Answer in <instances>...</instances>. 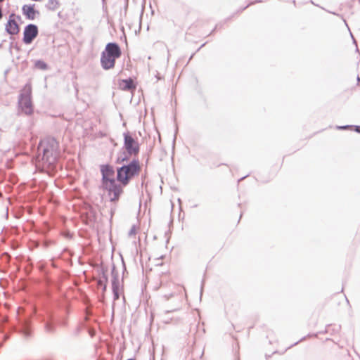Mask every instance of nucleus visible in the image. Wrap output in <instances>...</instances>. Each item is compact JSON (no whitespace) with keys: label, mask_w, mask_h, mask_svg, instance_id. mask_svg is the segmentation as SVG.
Here are the masks:
<instances>
[{"label":"nucleus","mask_w":360,"mask_h":360,"mask_svg":"<svg viewBox=\"0 0 360 360\" xmlns=\"http://www.w3.org/2000/svg\"><path fill=\"white\" fill-rule=\"evenodd\" d=\"M173 295V294H169V295H164V297L165 298L166 300H169L172 296Z\"/></svg>","instance_id":"a878e982"},{"label":"nucleus","mask_w":360,"mask_h":360,"mask_svg":"<svg viewBox=\"0 0 360 360\" xmlns=\"http://www.w3.org/2000/svg\"><path fill=\"white\" fill-rule=\"evenodd\" d=\"M20 308L18 309V325L10 324L8 320L6 318L2 319L0 323V331L4 333L6 327L10 331H18L21 333L25 338H30L32 336L31 320L30 317L24 316L20 314Z\"/></svg>","instance_id":"7ed1b4c3"},{"label":"nucleus","mask_w":360,"mask_h":360,"mask_svg":"<svg viewBox=\"0 0 360 360\" xmlns=\"http://www.w3.org/2000/svg\"><path fill=\"white\" fill-rule=\"evenodd\" d=\"M339 330H340V326H338V327H337V328H335V330H336V331H338Z\"/></svg>","instance_id":"f704fd0d"},{"label":"nucleus","mask_w":360,"mask_h":360,"mask_svg":"<svg viewBox=\"0 0 360 360\" xmlns=\"http://www.w3.org/2000/svg\"><path fill=\"white\" fill-rule=\"evenodd\" d=\"M101 172L102 174L101 183L104 184L115 179L113 176L115 170L112 166L110 165H103L101 166Z\"/></svg>","instance_id":"1a4fd4ad"},{"label":"nucleus","mask_w":360,"mask_h":360,"mask_svg":"<svg viewBox=\"0 0 360 360\" xmlns=\"http://www.w3.org/2000/svg\"><path fill=\"white\" fill-rule=\"evenodd\" d=\"M122 55L121 49L116 42H109L106 44L104 51L101 53V63L104 70L114 68L115 60Z\"/></svg>","instance_id":"20e7f679"},{"label":"nucleus","mask_w":360,"mask_h":360,"mask_svg":"<svg viewBox=\"0 0 360 360\" xmlns=\"http://www.w3.org/2000/svg\"><path fill=\"white\" fill-rule=\"evenodd\" d=\"M115 210H116V206H115V205H112L110 207V217H111V218L112 217L113 214H115Z\"/></svg>","instance_id":"4be33fe9"},{"label":"nucleus","mask_w":360,"mask_h":360,"mask_svg":"<svg viewBox=\"0 0 360 360\" xmlns=\"http://www.w3.org/2000/svg\"><path fill=\"white\" fill-rule=\"evenodd\" d=\"M359 2H360V0H359Z\"/></svg>","instance_id":"79ce46f5"},{"label":"nucleus","mask_w":360,"mask_h":360,"mask_svg":"<svg viewBox=\"0 0 360 360\" xmlns=\"http://www.w3.org/2000/svg\"><path fill=\"white\" fill-rule=\"evenodd\" d=\"M16 18L18 19V20H21V17L20 15H17Z\"/></svg>","instance_id":"2f4dec72"},{"label":"nucleus","mask_w":360,"mask_h":360,"mask_svg":"<svg viewBox=\"0 0 360 360\" xmlns=\"http://www.w3.org/2000/svg\"><path fill=\"white\" fill-rule=\"evenodd\" d=\"M127 185H123L122 183L117 181V178L108 183L102 184L103 189L107 191L110 197V202L115 204L117 202L124 193V188Z\"/></svg>","instance_id":"39448f33"},{"label":"nucleus","mask_w":360,"mask_h":360,"mask_svg":"<svg viewBox=\"0 0 360 360\" xmlns=\"http://www.w3.org/2000/svg\"><path fill=\"white\" fill-rule=\"evenodd\" d=\"M44 328L46 332L53 333L56 329L55 322L52 317L45 321Z\"/></svg>","instance_id":"4468645a"},{"label":"nucleus","mask_w":360,"mask_h":360,"mask_svg":"<svg viewBox=\"0 0 360 360\" xmlns=\"http://www.w3.org/2000/svg\"><path fill=\"white\" fill-rule=\"evenodd\" d=\"M141 171V166L139 158H134L129 163L117 167V181L123 185H129L134 177L139 175Z\"/></svg>","instance_id":"f03ea898"},{"label":"nucleus","mask_w":360,"mask_h":360,"mask_svg":"<svg viewBox=\"0 0 360 360\" xmlns=\"http://www.w3.org/2000/svg\"><path fill=\"white\" fill-rule=\"evenodd\" d=\"M18 104L22 111L27 115H30L33 113L30 88L19 95Z\"/></svg>","instance_id":"0eeeda50"},{"label":"nucleus","mask_w":360,"mask_h":360,"mask_svg":"<svg viewBox=\"0 0 360 360\" xmlns=\"http://www.w3.org/2000/svg\"><path fill=\"white\" fill-rule=\"evenodd\" d=\"M101 276L99 280L98 281V285H101V284H108V277L107 275L108 269L106 268L102 267L101 270Z\"/></svg>","instance_id":"ddd939ff"},{"label":"nucleus","mask_w":360,"mask_h":360,"mask_svg":"<svg viewBox=\"0 0 360 360\" xmlns=\"http://www.w3.org/2000/svg\"><path fill=\"white\" fill-rule=\"evenodd\" d=\"M8 338H9V335H7V334L4 335V339H5V340H7V339H8Z\"/></svg>","instance_id":"c756f323"},{"label":"nucleus","mask_w":360,"mask_h":360,"mask_svg":"<svg viewBox=\"0 0 360 360\" xmlns=\"http://www.w3.org/2000/svg\"><path fill=\"white\" fill-rule=\"evenodd\" d=\"M203 286H204V280H202V284H201V288H200V295H202V293Z\"/></svg>","instance_id":"bb28decb"},{"label":"nucleus","mask_w":360,"mask_h":360,"mask_svg":"<svg viewBox=\"0 0 360 360\" xmlns=\"http://www.w3.org/2000/svg\"><path fill=\"white\" fill-rule=\"evenodd\" d=\"M245 177H246V176L241 177V178L239 179V181H242V180H243Z\"/></svg>","instance_id":"473e14b6"},{"label":"nucleus","mask_w":360,"mask_h":360,"mask_svg":"<svg viewBox=\"0 0 360 360\" xmlns=\"http://www.w3.org/2000/svg\"><path fill=\"white\" fill-rule=\"evenodd\" d=\"M136 155H129L127 153V150H124L122 152L118 153L117 158L115 160V163L118 165H123L129 163L131 160V158H136Z\"/></svg>","instance_id":"f8f14e48"},{"label":"nucleus","mask_w":360,"mask_h":360,"mask_svg":"<svg viewBox=\"0 0 360 360\" xmlns=\"http://www.w3.org/2000/svg\"><path fill=\"white\" fill-rule=\"evenodd\" d=\"M122 82L124 84L122 89L125 91L134 90L136 88L134 81L131 78L124 79Z\"/></svg>","instance_id":"2eb2a0df"},{"label":"nucleus","mask_w":360,"mask_h":360,"mask_svg":"<svg viewBox=\"0 0 360 360\" xmlns=\"http://www.w3.org/2000/svg\"><path fill=\"white\" fill-rule=\"evenodd\" d=\"M165 236L167 237V243H168L169 239V232H165Z\"/></svg>","instance_id":"cd10ccee"},{"label":"nucleus","mask_w":360,"mask_h":360,"mask_svg":"<svg viewBox=\"0 0 360 360\" xmlns=\"http://www.w3.org/2000/svg\"><path fill=\"white\" fill-rule=\"evenodd\" d=\"M123 148L127 150L129 155H138L140 152V145L137 139H135L129 131L124 132Z\"/></svg>","instance_id":"423d86ee"},{"label":"nucleus","mask_w":360,"mask_h":360,"mask_svg":"<svg viewBox=\"0 0 360 360\" xmlns=\"http://www.w3.org/2000/svg\"><path fill=\"white\" fill-rule=\"evenodd\" d=\"M2 47V44H0V49Z\"/></svg>","instance_id":"58836bf2"},{"label":"nucleus","mask_w":360,"mask_h":360,"mask_svg":"<svg viewBox=\"0 0 360 360\" xmlns=\"http://www.w3.org/2000/svg\"><path fill=\"white\" fill-rule=\"evenodd\" d=\"M112 285H120L119 275L116 270L115 265L113 264L111 269Z\"/></svg>","instance_id":"dca6fc26"},{"label":"nucleus","mask_w":360,"mask_h":360,"mask_svg":"<svg viewBox=\"0 0 360 360\" xmlns=\"http://www.w3.org/2000/svg\"><path fill=\"white\" fill-rule=\"evenodd\" d=\"M15 14L11 13L9 15V19L6 24L5 30L10 35L18 34L20 32V26L17 21L15 20Z\"/></svg>","instance_id":"9d476101"},{"label":"nucleus","mask_w":360,"mask_h":360,"mask_svg":"<svg viewBox=\"0 0 360 360\" xmlns=\"http://www.w3.org/2000/svg\"><path fill=\"white\" fill-rule=\"evenodd\" d=\"M39 29L35 24H28L24 28L22 41L25 44H30L38 36Z\"/></svg>","instance_id":"6e6552de"},{"label":"nucleus","mask_w":360,"mask_h":360,"mask_svg":"<svg viewBox=\"0 0 360 360\" xmlns=\"http://www.w3.org/2000/svg\"><path fill=\"white\" fill-rule=\"evenodd\" d=\"M352 39H353V41H354V43H356V41H355V39H354V37H352Z\"/></svg>","instance_id":"e433bc0d"},{"label":"nucleus","mask_w":360,"mask_h":360,"mask_svg":"<svg viewBox=\"0 0 360 360\" xmlns=\"http://www.w3.org/2000/svg\"><path fill=\"white\" fill-rule=\"evenodd\" d=\"M102 1L104 3L105 1V0H102Z\"/></svg>","instance_id":"a19ab883"},{"label":"nucleus","mask_w":360,"mask_h":360,"mask_svg":"<svg viewBox=\"0 0 360 360\" xmlns=\"http://www.w3.org/2000/svg\"><path fill=\"white\" fill-rule=\"evenodd\" d=\"M4 0H0V3L3 2Z\"/></svg>","instance_id":"ea45409f"},{"label":"nucleus","mask_w":360,"mask_h":360,"mask_svg":"<svg viewBox=\"0 0 360 360\" xmlns=\"http://www.w3.org/2000/svg\"><path fill=\"white\" fill-rule=\"evenodd\" d=\"M304 339H305V338L304 337L303 338H302V339L300 340V341H302V340H304ZM298 342H299V341H298V342H295L293 345H297V343H298Z\"/></svg>","instance_id":"7c9ffc66"},{"label":"nucleus","mask_w":360,"mask_h":360,"mask_svg":"<svg viewBox=\"0 0 360 360\" xmlns=\"http://www.w3.org/2000/svg\"><path fill=\"white\" fill-rule=\"evenodd\" d=\"M194 54H192L189 58V60H191L192 59V58L193 57Z\"/></svg>","instance_id":"72a5a7b5"},{"label":"nucleus","mask_w":360,"mask_h":360,"mask_svg":"<svg viewBox=\"0 0 360 360\" xmlns=\"http://www.w3.org/2000/svg\"><path fill=\"white\" fill-rule=\"evenodd\" d=\"M353 128L354 129V131L359 134H360V126L359 125H353Z\"/></svg>","instance_id":"5701e85b"},{"label":"nucleus","mask_w":360,"mask_h":360,"mask_svg":"<svg viewBox=\"0 0 360 360\" xmlns=\"http://www.w3.org/2000/svg\"><path fill=\"white\" fill-rule=\"evenodd\" d=\"M58 142L53 137H46L38 146L39 158L49 168H53L58 157Z\"/></svg>","instance_id":"f257e3e1"},{"label":"nucleus","mask_w":360,"mask_h":360,"mask_svg":"<svg viewBox=\"0 0 360 360\" xmlns=\"http://www.w3.org/2000/svg\"><path fill=\"white\" fill-rule=\"evenodd\" d=\"M238 360H239V359H238Z\"/></svg>","instance_id":"37998d69"},{"label":"nucleus","mask_w":360,"mask_h":360,"mask_svg":"<svg viewBox=\"0 0 360 360\" xmlns=\"http://www.w3.org/2000/svg\"><path fill=\"white\" fill-rule=\"evenodd\" d=\"M59 6V1L58 0H49L46 4L47 9L50 11H56Z\"/></svg>","instance_id":"f3484780"},{"label":"nucleus","mask_w":360,"mask_h":360,"mask_svg":"<svg viewBox=\"0 0 360 360\" xmlns=\"http://www.w3.org/2000/svg\"><path fill=\"white\" fill-rule=\"evenodd\" d=\"M122 264H123V268H124V271H126V266H125V264L124 262V261L122 260ZM123 274H124V272H123Z\"/></svg>","instance_id":"c85d7f7f"},{"label":"nucleus","mask_w":360,"mask_h":360,"mask_svg":"<svg viewBox=\"0 0 360 360\" xmlns=\"http://www.w3.org/2000/svg\"><path fill=\"white\" fill-rule=\"evenodd\" d=\"M34 68L41 70H46L48 69V65L42 60H37L34 62Z\"/></svg>","instance_id":"a211bd4d"},{"label":"nucleus","mask_w":360,"mask_h":360,"mask_svg":"<svg viewBox=\"0 0 360 360\" xmlns=\"http://www.w3.org/2000/svg\"><path fill=\"white\" fill-rule=\"evenodd\" d=\"M22 14L25 16L26 19L33 20L35 19L37 15H39V11L34 9V4H25L22 7Z\"/></svg>","instance_id":"9b49d317"},{"label":"nucleus","mask_w":360,"mask_h":360,"mask_svg":"<svg viewBox=\"0 0 360 360\" xmlns=\"http://www.w3.org/2000/svg\"><path fill=\"white\" fill-rule=\"evenodd\" d=\"M112 290L113 294V300L116 301L120 299V285H112Z\"/></svg>","instance_id":"6ab92c4d"},{"label":"nucleus","mask_w":360,"mask_h":360,"mask_svg":"<svg viewBox=\"0 0 360 360\" xmlns=\"http://www.w3.org/2000/svg\"><path fill=\"white\" fill-rule=\"evenodd\" d=\"M257 2H262V1H261V0H256V1H254V2H252V3L249 4H248L246 6H245V7L243 8V10H245V8H247L249 6H250V5H252V4H255V3H257Z\"/></svg>","instance_id":"b1692460"},{"label":"nucleus","mask_w":360,"mask_h":360,"mask_svg":"<svg viewBox=\"0 0 360 360\" xmlns=\"http://www.w3.org/2000/svg\"><path fill=\"white\" fill-rule=\"evenodd\" d=\"M135 234H136V227H135V226H133L131 228V229L129 230L128 235H129V236L131 237Z\"/></svg>","instance_id":"412c9836"},{"label":"nucleus","mask_w":360,"mask_h":360,"mask_svg":"<svg viewBox=\"0 0 360 360\" xmlns=\"http://www.w3.org/2000/svg\"><path fill=\"white\" fill-rule=\"evenodd\" d=\"M174 310H172V311H173ZM171 312V311H166V313H169Z\"/></svg>","instance_id":"c9c22d12"},{"label":"nucleus","mask_w":360,"mask_h":360,"mask_svg":"<svg viewBox=\"0 0 360 360\" xmlns=\"http://www.w3.org/2000/svg\"><path fill=\"white\" fill-rule=\"evenodd\" d=\"M127 360H136L135 359H129Z\"/></svg>","instance_id":"4c0bfd02"},{"label":"nucleus","mask_w":360,"mask_h":360,"mask_svg":"<svg viewBox=\"0 0 360 360\" xmlns=\"http://www.w3.org/2000/svg\"><path fill=\"white\" fill-rule=\"evenodd\" d=\"M101 287H102V289L103 291H105L106 289H107V284L104 283V284H101V285H100Z\"/></svg>","instance_id":"393cba45"},{"label":"nucleus","mask_w":360,"mask_h":360,"mask_svg":"<svg viewBox=\"0 0 360 360\" xmlns=\"http://www.w3.org/2000/svg\"><path fill=\"white\" fill-rule=\"evenodd\" d=\"M336 128L339 130H345L353 128V125H342V126H337Z\"/></svg>","instance_id":"aec40b11"}]
</instances>
